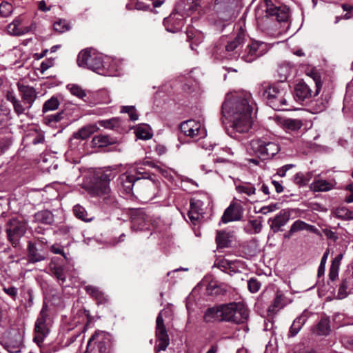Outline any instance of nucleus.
<instances>
[{
    "instance_id": "f257e3e1",
    "label": "nucleus",
    "mask_w": 353,
    "mask_h": 353,
    "mask_svg": "<svg viewBox=\"0 0 353 353\" xmlns=\"http://www.w3.org/2000/svg\"><path fill=\"white\" fill-rule=\"evenodd\" d=\"M253 101L250 94L245 92L227 94L221 105L224 118L231 122L228 134L237 138V134L249 132L252 124Z\"/></svg>"
},
{
    "instance_id": "f03ea898",
    "label": "nucleus",
    "mask_w": 353,
    "mask_h": 353,
    "mask_svg": "<svg viewBox=\"0 0 353 353\" xmlns=\"http://www.w3.org/2000/svg\"><path fill=\"white\" fill-rule=\"evenodd\" d=\"M255 17L261 29L269 30L275 21H288L290 18V8L285 5H276L272 0H264L256 8Z\"/></svg>"
},
{
    "instance_id": "7ed1b4c3",
    "label": "nucleus",
    "mask_w": 353,
    "mask_h": 353,
    "mask_svg": "<svg viewBox=\"0 0 353 353\" xmlns=\"http://www.w3.org/2000/svg\"><path fill=\"white\" fill-rule=\"evenodd\" d=\"M289 85L283 81L270 85L269 83H263L261 85L259 92L265 97L268 103L274 110H285V106L288 105L287 93Z\"/></svg>"
},
{
    "instance_id": "20e7f679",
    "label": "nucleus",
    "mask_w": 353,
    "mask_h": 353,
    "mask_svg": "<svg viewBox=\"0 0 353 353\" xmlns=\"http://www.w3.org/2000/svg\"><path fill=\"white\" fill-rule=\"evenodd\" d=\"M77 62L79 67L86 68L101 75H110L105 70L101 55L92 49L81 50Z\"/></svg>"
},
{
    "instance_id": "39448f33",
    "label": "nucleus",
    "mask_w": 353,
    "mask_h": 353,
    "mask_svg": "<svg viewBox=\"0 0 353 353\" xmlns=\"http://www.w3.org/2000/svg\"><path fill=\"white\" fill-rule=\"evenodd\" d=\"M224 321L235 324L245 323L249 318V310L242 302H231L223 304Z\"/></svg>"
},
{
    "instance_id": "423d86ee",
    "label": "nucleus",
    "mask_w": 353,
    "mask_h": 353,
    "mask_svg": "<svg viewBox=\"0 0 353 353\" xmlns=\"http://www.w3.org/2000/svg\"><path fill=\"white\" fill-rule=\"evenodd\" d=\"M279 150V145L275 142L268 141L261 139L252 140L248 148L250 154H254L261 160L272 158Z\"/></svg>"
},
{
    "instance_id": "0eeeda50",
    "label": "nucleus",
    "mask_w": 353,
    "mask_h": 353,
    "mask_svg": "<svg viewBox=\"0 0 353 353\" xmlns=\"http://www.w3.org/2000/svg\"><path fill=\"white\" fill-rule=\"evenodd\" d=\"M97 347L99 353H114L111 335L101 330H96L88 342L86 351H92Z\"/></svg>"
},
{
    "instance_id": "6e6552de",
    "label": "nucleus",
    "mask_w": 353,
    "mask_h": 353,
    "mask_svg": "<svg viewBox=\"0 0 353 353\" xmlns=\"http://www.w3.org/2000/svg\"><path fill=\"white\" fill-rule=\"evenodd\" d=\"M233 0H214V3L208 6L204 12L217 18L220 21H228L232 19Z\"/></svg>"
},
{
    "instance_id": "1a4fd4ad",
    "label": "nucleus",
    "mask_w": 353,
    "mask_h": 353,
    "mask_svg": "<svg viewBox=\"0 0 353 353\" xmlns=\"http://www.w3.org/2000/svg\"><path fill=\"white\" fill-rule=\"evenodd\" d=\"M267 51L268 46L265 43L252 41L250 43L246 45L244 49L241 50L238 56H240V58L243 61L247 63H251L265 54Z\"/></svg>"
},
{
    "instance_id": "9d476101",
    "label": "nucleus",
    "mask_w": 353,
    "mask_h": 353,
    "mask_svg": "<svg viewBox=\"0 0 353 353\" xmlns=\"http://www.w3.org/2000/svg\"><path fill=\"white\" fill-rule=\"evenodd\" d=\"M316 90L314 94L310 86L304 81H300L296 84L294 89V98L299 103L309 101L313 96L317 95L321 89V83L319 78H314Z\"/></svg>"
},
{
    "instance_id": "9b49d317",
    "label": "nucleus",
    "mask_w": 353,
    "mask_h": 353,
    "mask_svg": "<svg viewBox=\"0 0 353 353\" xmlns=\"http://www.w3.org/2000/svg\"><path fill=\"white\" fill-rule=\"evenodd\" d=\"M138 190L142 199L148 201L163 197L160 183L155 177L150 180L142 181Z\"/></svg>"
},
{
    "instance_id": "f8f14e48",
    "label": "nucleus",
    "mask_w": 353,
    "mask_h": 353,
    "mask_svg": "<svg viewBox=\"0 0 353 353\" xmlns=\"http://www.w3.org/2000/svg\"><path fill=\"white\" fill-rule=\"evenodd\" d=\"M162 312L163 311L161 310L159 313L156 320L155 334L157 337V345H155V350L157 353L165 350L170 344V339L164 324Z\"/></svg>"
},
{
    "instance_id": "ddd939ff",
    "label": "nucleus",
    "mask_w": 353,
    "mask_h": 353,
    "mask_svg": "<svg viewBox=\"0 0 353 353\" xmlns=\"http://www.w3.org/2000/svg\"><path fill=\"white\" fill-rule=\"evenodd\" d=\"M245 39V33L243 30H241L236 37L225 45V51L226 54L223 57L231 59L240 57L238 54L241 52Z\"/></svg>"
},
{
    "instance_id": "4468645a",
    "label": "nucleus",
    "mask_w": 353,
    "mask_h": 353,
    "mask_svg": "<svg viewBox=\"0 0 353 353\" xmlns=\"http://www.w3.org/2000/svg\"><path fill=\"white\" fill-rule=\"evenodd\" d=\"M47 317V305L44 303L35 323V336L34 337V341L38 345L43 341L44 339L49 333V329L46 323Z\"/></svg>"
},
{
    "instance_id": "2eb2a0df",
    "label": "nucleus",
    "mask_w": 353,
    "mask_h": 353,
    "mask_svg": "<svg viewBox=\"0 0 353 353\" xmlns=\"http://www.w3.org/2000/svg\"><path fill=\"white\" fill-rule=\"evenodd\" d=\"M243 215V208L240 203L232 201L225 210L221 216V221L228 223L232 221H241Z\"/></svg>"
},
{
    "instance_id": "dca6fc26",
    "label": "nucleus",
    "mask_w": 353,
    "mask_h": 353,
    "mask_svg": "<svg viewBox=\"0 0 353 353\" xmlns=\"http://www.w3.org/2000/svg\"><path fill=\"white\" fill-rule=\"evenodd\" d=\"M290 211L288 209H283L274 216L270 218L268 223L273 233L283 231L282 228L288 223L290 219Z\"/></svg>"
},
{
    "instance_id": "f3484780",
    "label": "nucleus",
    "mask_w": 353,
    "mask_h": 353,
    "mask_svg": "<svg viewBox=\"0 0 353 353\" xmlns=\"http://www.w3.org/2000/svg\"><path fill=\"white\" fill-rule=\"evenodd\" d=\"M136 179L131 172H126L119 176L117 180L118 185L126 194H132L134 186L138 189L141 183Z\"/></svg>"
},
{
    "instance_id": "a211bd4d",
    "label": "nucleus",
    "mask_w": 353,
    "mask_h": 353,
    "mask_svg": "<svg viewBox=\"0 0 353 353\" xmlns=\"http://www.w3.org/2000/svg\"><path fill=\"white\" fill-rule=\"evenodd\" d=\"M180 130L184 135L191 138H200L203 136L201 124L193 119L182 122L180 125Z\"/></svg>"
},
{
    "instance_id": "6ab92c4d",
    "label": "nucleus",
    "mask_w": 353,
    "mask_h": 353,
    "mask_svg": "<svg viewBox=\"0 0 353 353\" xmlns=\"http://www.w3.org/2000/svg\"><path fill=\"white\" fill-rule=\"evenodd\" d=\"M150 221V217L143 210H137L132 215L131 228L134 230H142L148 228Z\"/></svg>"
},
{
    "instance_id": "aec40b11",
    "label": "nucleus",
    "mask_w": 353,
    "mask_h": 353,
    "mask_svg": "<svg viewBox=\"0 0 353 353\" xmlns=\"http://www.w3.org/2000/svg\"><path fill=\"white\" fill-rule=\"evenodd\" d=\"M6 232L9 241L12 245L17 246L19 243L21 237L22 236V227L21 223L15 219L11 220L6 229Z\"/></svg>"
},
{
    "instance_id": "412c9836",
    "label": "nucleus",
    "mask_w": 353,
    "mask_h": 353,
    "mask_svg": "<svg viewBox=\"0 0 353 353\" xmlns=\"http://www.w3.org/2000/svg\"><path fill=\"white\" fill-rule=\"evenodd\" d=\"M223 304L215 305L208 308L203 315V321L206 323H212L214 321H224L223 318Z\"/></svg>"
},
{
    "instance_id": "4be33fe9",
    "label": "nucleus",
    "mask_w": 353,
    "mask_h": 353,
    "mask_svg": "<svg viewBox=\"0 0 353 353\" xmlns=\"http://www.w3.org/2000/svg\"><path fill=\"white\" fill-rule=\"evenodd\" d=\"M312 315V312H311L308 310H303L301 314L294 320L292 325L290 326L288 334L289 336H295L301 330L303 325L305 323L307 320Z\"/></svg>"
},
{
    "instance_id": "5701e85b",
    "label": "nucleus",
    "mask_w": 353,
    "mask_h": 353,
    "mask_svg": "<svg viewBox=\"0 0 353 353\" xmlns=\"http://www.w3.org/2000/svg\"><path fill=\"white\" fill-rule=\"evenodd\" d=\"M203 202L199 199H191L190 208L188 215L190 221L195 223L200 218L203 217L204 210L203 208Z\"/></svg>"
},
{
    "instance_id": "b1692460",
    "label": "nucleus",
    "mask_w": 353,
    "mask_h": 353,
    "mask_svg": "<svg viewBox=\"0 0 353 353\" xmlns=\"http://www.w3.org/2000/svg\"><path fill=\"white\" fill-rule=\"evenodd\" d=\"M231 287L228 284L216 282H210L207 288L206 292L208 295L215 297H221L226 295Z\"/></svg>"
},
{
    "instance_id": "393cba45",
    "label": "nucleus",
    "mask_w": 353,
    "mask_h": 353,
    "mask_svg": "<svg viewBox=\"0 0 353 353\" xmlns=\"http://www.w3.org/2000/svg\"><path fill=\"white\" fill-rule=\"evenodd\" d=\"M312 331L317 336H328L331 332L330 318L326 316H321L319 323L312 328Z\"/></svg>"
},
{
    "instance_id": "a878e982",
    "label": "nucleus",
    "mask_w": 353,
    "mask_h": 353,
    "mask_svg": "<svg viewBox=\"0 0 353 353\" xmlns=\"http://www.w3.org/2000/svg\"><path fill=\"white\" fill-rule=\"evenodd\" d=\"M285 305L286 303L285 301V296L280 291H277L274 300L268 307V315H274L276 314Z\"/></svg>"
},
{
    "instance_id": "bb28decb",
    "label": "nucleus",
    "mask_w": 353,
    "mask_h": 353,
    "mask_svg": "<svg viewBox=\"0 0 353 353\" xmlns=\"http://www.w3.org/2000/svg\"><path fill=\"white\" fill-rule=\"evenodd\" d=\"M176 14H170L168 17L165 18L163 20V24L167 31L170 32H176L182 27L183 22V19H178L176 17Z\"/></svg>"
},
{
    "instance_id": "cd10ccee",
    "label": "nucleus",
    "mask_w": 353,
    "mask_h": 353,
    "mask_svg": "<svg viewBox=\"0 0 353 353\" xmlns=\"http://www.w3.org/2000/svg\"><path fill=\"white\" fill-rule=\"evenodd\" d=\"M91 190L93 194L96 196L106 195L110 193V188L107 182H104L94 177L91 186Z\"/></svg>"
},
{
    "instance_id": "c85d7f7f",
    "label": "nucleus",
    "mask_w": 353,
    "mask_h": 353,
    "mask_svg": "<svg viewBox=\"0 0 353 353\" xmlns=\"http://www.w3.org/2000/svg\"><path fill=\"white\" fill-rule=\"evenodd\" d=\"M309 188L313 192H327L333 189L334 185L327 180L315 178Z\"/></svg>"
},
{
    "instance_id": "c756f323",
    "label": "nucleus",
    "mask_w": 353,
    "mask_h": 353,
    "mask_svg": "<svg viewBox=\"0 0 353 353\" xmlns=\"http://www.w3.org/2000/svg\"><path fill=\"white\" fill-rule=\"evenodd\" d=\"M72 212L76 218L84 222H91L94 220V216L89 213L86 209L80 204H77L72 208Z\"/></svg>"
},
{
    "instance_id": "7c9ffc66",
    "label": "nucleus",
    "mask_w": 353,
    "mask_h": 353,
    "mask_svg": "<svg viewBox=\"0 0 353 353\" xmlns=\"http://www.w3.org/2000/svg\"><path fill=\"white\" fill-rule=\"evenodd\" d=\"M232 234L225 231H218L216 236L217 248H229L232 243Z\"/></svg>"
},
{
    "instance_id": "2f4dec72",
    "label": "nucleus",
    "mask_w": 353,
    "mask_h": 353,
    "mask_svg": "<svg viewBox=\"0 0 353 353\" xmlns=\"http://www.w3.org/2000/svg\"><path fill=\"white\" fill-rule=\"evenodd\" d=\"M34 217L37 222L43 224L51 225L54 221V216L52 212L48 210H43L37 212L35 213Z\"/></svg>"
},
{
    "instance_id": "473e14b6",
    "label": "nucleus",
    "mask_w": 353,
    "mask_h": 353,
    "mask_svg": "<svg viewBox=\"0 0 353 353\" xmlns=\"http://www.w3.org/2000/svg\"><path fill=\"white\" fill-rule=\"evenodd\" d=\"M313 176L312 172H299L293 176L294 183L299 187H304L307 185Z\"/></svg>"
},
{
    "instance_id": "72a5a7b5",
    "label": "nucleus",
    "mask_w": 353,
    "mask_h": 353,
    "mask_svg": "<svg viewBox=\"0 0 353 353\" xmlns=\"http://www.w3.org/2000/svg\"><path fill=\"white\" fill-rule=\"evenodd\" d=\"M7 32L14 36L22 34V18L21 16L17 17L12 23L8 25Z\"/></svg>"
},
{
    "instance_id": "f704fd0d",
    "label": "nucleus",
    "mask_w": 353,
    "mask_h": 353,
    "mask_svg": "<svg viewBox=\"0 0 353 353\" xmlns=\"http://www.w3.org/2000/svg\"><path fill=\"white\" fill-rule=\"evenodd\" d=\"M85 290L90 296L94 298L98 303H103L106 302L107 299L104 293L101 292L97 287L92 285H87L85 287Z\"/></svg>"
},
{
    "instance_id": "c9c22d12",
    "label": "nucleus",
    "mask_w": 353,
    "mask_h": 353,
    "mask_svg": "<svg viewBox=\"0 0 353 353\" xmlns=\"http://www.w3.org/2000/svg\"><path fill=\"white\" fill-rule=\"evenodd\" d=\"M23 106L27 105L26 108L31 107L32 103L36 99V93L32 88L23 86ZM25 107H23V110Z\"/></svg>"
},
{
    "instance_id": "e433bc0d",
    "label": "nucleus",
    "mask_w": 353,
    "mask_h": 353,
    "mask_svg": "<svg viewBox=\"0 0 353 353\" xmlns=\"http://www.w3.org/2000/svg\"><path fill=\"white\" fill-rule=\"evenodd\" d=\"M203 35L197 31L188 30L187 32V41L190 43V46L192 50H194V46H197L202 42Z\"/></svg>"
},
{
    "instance_id": "4c0bfd02",
    "label": "nucleus",
    "mask_w": 353,
    "mask_h": 353,
    "mask_svg": "<svg viewBox=\"0 0 353 353\" xmlns=\"http://www.w3.org/2000/svg\"><path fill=\"white\" fill-rule=\"evenodd\" d=\"M95 131V127L88 125L83 127L78 132L73 134V137L77 139L84 140L89 138Z\"/></svg>"
},
{
    "instance_id": "58836bf2",
    "label": "nucleus",
    "mask_w": 353,
    "mask_h": 353,
    "mask_svg": "<svg viewBox=\"0 0 353 353\" xmlns=\"http://www.w3.org/2000/svg\"><path fill=\"white\" fill-rule=\"evenodd\" d=\"M45 257L38 252L35 245L29 242L28 244V260L31 263H35L43 261Z\"/></svg>"
},
{
    "instance_id": "ea45409f",
    "label": "nucleus",
    "mask_w": 353,
    "mask_h": 353,
    "mask_svg": "<svg viewBox=\"0 0 353 353\" xmlns=\"http://www.w3.org/2000/svg\"><path fill=\"white\" fill-rule=\"evenodd\" d=\"M116 176V171L110 168H107L101 172L95 174L94 177L98 179L100 181L107 182L109 185L111 180H112Z\"/></svg>"
},
{
    "instance_id": "a19ab883",
    "label": "nucleus",
    "mask_w": 353,
    "mask_h": 353,
    "mask_svg": "<svg viewBox=\"0 0 353 353\" xmlns=\"http://www.w3.org/2000/svg\"><path fill=\"white\" fill-rule=\"evenodd\" d=\"M59 105V101L55 96H52L50 99L47 100L43 105L42 112L46 114L49 111L57 110Z\"/></svg>"
},
{
    "instance_id": "79ce46f5",
    "label": "nucleus",
    "mask_w": 353,
    "mask_h": 353,
    "mask_svg": "<svg viewBox=\"0 0 353 353\" xmlns=\"http://www.w3.org/2000/svg\"><path fill=\"white\" fill-rule=\"evenodd\" d=\"M134 173L132 174L137 178L136 180H137L138 182H141V180L147 181L155 177L154 174H150L149 172H147L141 167L134 168Z\"/></svg>"
},
{
    "instance_id": "37998d69",
    "label": "nucleus",
    "mask_w": 353,
    "mask_h": 353,
    "mask_svg": "<svg viewBox=\"0 0 353 353\" xmlns=\"http://www.w3.org/2000/svg\"><path fill=\"white\" fill-rule=\"evenodd\" d=\"M290 228L294 233H296L302 230L313 231L314 227L303 221L296 220L292 224Z\"/></svg>"
},
{
    "instance_id": "c03bdc74",
    "label": "nucleus",
    "mask_w": 353,
    "mask_h": 353,
    "mask_svg": "<svg viewBox=\"0 0 353 353\" xmlns=\"http://www.w3.org/2000/svg\"><path fill=\"white\" fill-rule=\"evenodd\" d=\"M10 138L9 134L0 129V155L3 154L9 148Z\"/></svg>"
},
{
    "instance_id": "a18cd8bd",
    "label": "nucleus",
    "mask_w": 353,
    "mask_h": 353,
    "mask_svg": "<svg viewBox=\"0 0 353 353\" xmlns=\"http://www.w3.org/2000/svg\"><path fill=\"white\" fill-rule=\"evenodd\" d=\"M6 99L10 101L14 107V111L17 114H22V105H21L20 101L17 99L16 95L13 90L8 91L6 94Z\"/></svg>"
},
{
    "instance_id": "49530a36",
    "label": "nucleus",
    "mask_w": 353,
    "mask_h": 353,
    "mask_svg": "<svg viewBox=\"0 0 353 353\" xmlns=\"http://www.w3.org/2000/svg\"><path fill=\"white\" fill-rule=\"evenodd\" d=\"M50 270L58 280L61 281L62 283L65 281V269L63 266L51 264L50 265Z\"/></svg>"
},
{
    "instance_id": "de8ad7c7",
    "label": "nucleus",
    "mask_w": 353,
    "mask_h": 353,
    "mask_svg": "<svg viewBox=\"0 0 353 353\" xmlns=\"http://www.w3.org/2000/svg\"><path fill=\"white\" fill-rule=\"evenodd\" d=\"M113 143L112 139L106 135L95 136L92 139V143L97 147L102 148L110 145Z\"/></svg>"
},
{
    "instance_id": "09e8293b",
    "label": "nucleus",
    "mask_w": 353,
    "mask_h": 353,
    "mask_svg": "<svg viewBox=\"0 0 353 353\" xmlns=\"http://www.w3.org/2000/svg\"><path fill=\"white\" fill-rule=\"evenodd\" d=\"M67 88L72 95L79 99L84 100V98L87 96L85 91L77 84H69L67 85Z\"/></svg>"
},
{
    "instance_id": "8fccbe9b",
    "label": "nucleus",
    "mask_w": 353,
    "mask_h": 353,
    "mask_svg": "<svg viewBox=\"0 0 353 353\" xmlns=\"http://www.w3.org/2000/svg\"><path fill=\"white\" fill-rule=\"evenodd\" d=\"M303 125V123L299 119H288L284 121V126L287 130L296 131Z\"/></svg>"
},
{
    "instance_id": "3c124183",
    "label": "nucleus",
    "mask_w": 353,
    "mask_h": 353,
    "mask_svg": "<svg viewBox=\"0 0 353 353\" xmlns=\"http://www.w3.org/2000/svg\"><path fill=\"white\" fill-rule=\"evenodd\" d=\"M137 136L138 138L143 140L150 139L152 137V134L148 125L139 126L137 129Z\"/></svg>"
},
{
    "instance_id": "603ef678",
    "label": "nucleus",
    "mask_w": 353,
    "mask_h": 353,
    "mask_svg": "<svg viewBox=\"0 0 353 353\" xmlns=\"http://www.w3.org/2000/svg\"><path fill=\"white\" fill-rule=\"evenodd\" d=\"M236 190L240 193H244L248 196H252L256 193V188L251 183H244L236 187Z\"/></svg>"
},
{
    "instance_id": "864d4df0",
    "label": "nucleus",
    "mask_w": 353,
    "mask_h": 353,
    "mask_svg": "<svg viewBox=\"0 0 353 353\" xmlns=\"http://www.w3.org/2000/svg\"><path fill=\"white\" fill-rule=\"evenodd\" d=\"M64 112L63 111L56 114H46L44 117L46 123L50 125L57 123L63 119Z\"/></svg>"
},
{
    "instance_id": "5fc2aeb1",
    "label": "nucleus",
    "mask_w": 353,
    "mask_h": 353,
    "mask_svg": "<svg viewBox=\"0 0 353 353\" xmlns=\"http://www.w3.org/2000/svg\"><path fill=\"white\" fill-rule=\"evenodd\" d=\"M336 216L342 219H353V211L345 207H341L336 210Z\"/></svg>"
},
{
    "instance_id": "6e6d98bb",
    "label": "nucleus",
    "mask_w": 353,
    "mask_h": 353,
    "mask_svg": "<svg viewBox=\"0 0 353 353\" xmlns=\"http://www.w3.org/2000/svg\"><path fill=\"white\" fill-rule=\"evenodd\" d=\"M349 286V281L347 279H343L337 293V298L339 299H345L347 296L348 292H347V288Z\"/></svg>"
},
{
    "instance_id": "4d7b16f0",
    "label": "nucleus",
    "mask_w": 353,
    "mask_h": 353,
    "mask_svg": "<svg viewBox=\"0 0 353 353\" xmlns=\"http://www.w3.org/2000/svg\"><path fill=\"white\" fill-rule=\"evenodd\" d=\"M101 126L108 129H116L121 125V121L118 118H112L108 120L101 121Z\"/></svg>"
},
{
    "instance_id": "13d9d810",
    "label": "nucleus",
    "mask_w": 353,
    "mask_h": 353,
    "mask_svg": "<svg viewBox=\"0 0 353 353\" xmlns=\"http://www.w3.org/2000/svg\"><path fill=\"white\" fill-rule=\"evenodd\" d=\"M243 266V262L239 260L230 261L227 274L233 275L237 272H240V268Z\"/></svg>"
},
{
    "instance_id": "bf43d9fd",
    "label": "nucleus",
    "mask_w": 353,
    "mask_h": 353,
    "mask_svg": "<svg viewBox=\"0 0 353 353\" xmlns=\"http://www.w3.org/2000/svg\"><path fill=\"white\" fill-rule=\"evenodd\" d=\"M121 112L127 113L129 115L130 119L132 121H137L139 118V114L134 106H122Z\"/></svg>"
},
{
    "instance_id": "052dcab7",
    "label": "nucleus",
    "mask_w": 353,
    "mask_h": 353,
    "mask_svg": "<svg viewBox=\"0 0 353 353\" xmlns=\"http://www.w3.org/2000/svg\"><path fill=\"white\" fill-rule=\"evenodd\" d=\"M32 135L34 136V138L32 140V143L34 145H37L39 143H43L45 141L44 135L42 132H39L35 129L34 127H32V133H29L26 134V137H29V136Z\"/></svg>"
},
{
    "instance_id": "680f3d73",
    "label": "nucleus",
    "mask_w": 353,
    "mask_h": 353,
    "mask_svg": "<svg viewBox=\"0 0 353 353\" xmlns=\"http://www.w3.org/2000/svg\"><path fill=\"white\" fill-rule=\"evenodd\" d=\"M99 196L102 198L103 203L105 205L110 207H117V201L115 196L111 194V191L106 195H99Z\"/></svg>"
},
{
    "instance_id": "e2e57ef3",
    "label": "nucleus",
    "mask_w": 353,
    "mask_h": 353,
    "mask_svg": "<svg viewBox=\"0 0 353 353\" xmlns=\"http://www.w3.org/2000/svg\"><path fill=\"white\" fill-rule=\"evenodd\" d=\"M54 29L59 33H63L69 30L70 26L65 20L59 19L53 24Z\"/></svg>"
},
{
    "instance_id": "0e129e2a",
    "label": "nucleus",
    "mask_w": 353,
    "mask_h": 353,
    "mask_svg": "<svg viewBox=\"0 0 353 353\" xmlns=\"http://www.w3.org/2000/svg\"><path fill=\"white\" fill-rule=\"evenodd\" d=\"M12 11V6L8 2H2L0 4V15L2 17H8Z\"/></svg>"
},
{
    "instance_id": "69168bd1",
    "label": "nucleus",
    "mask_w": 353,
    "mask_h": 353,
    "mask_svg": "<svg viewBox=\"0 0 353 353\" xmlns=\"http://www.w3.org/2000/svg\"><path fill=\"white\" fill-rule=\"evenodd\" d=\"M248 289L250 292L256 293L261 288V283L255 278H251L248 281Z\"/></svg>"
},
{
    "instance_id": "338daca9",
    "label": "nucleus",
    "mask_w": 353,
    "mask_h": 353,
    "mask_svg": "<svg viewBox=\"0 0 353 353\" xmlns=\"http://www.w3.org/2000/svg\"><path fill=\"white\" fill-rule=\"evenodd\" d=\"M7 350L10 353L20 352L21 350V343H13L12 341L6 343Z\"/></svg>"
},
{
    "instance_id": "774afa93",
    "label": "nucleus",
    "mask_w": 353,
    "mask_h": 353,
    "mask_svg": "<svg viewBox=\"0 0 353 353\" xmlns=\"http://www.w3.org/2000/svg\"><path fill=\"white\" fill-rule=\"evenodd\" d=\"M230 261L222 259L216 261L215 265L222 272L227 273Z\"/></svg>"
}]
</instances>
